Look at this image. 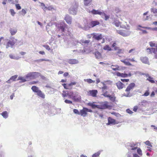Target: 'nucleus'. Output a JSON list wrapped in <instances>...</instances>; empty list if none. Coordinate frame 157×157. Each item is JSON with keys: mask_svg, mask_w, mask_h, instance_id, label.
<instances>
[{"mask_svg": "<svg viewBox=\"0 0 157 157\" xmlns=\"http://www.w3.org/2000/svg\"><path fill=\"white\" fill-rule=\"evenodd\" d=\"M92 1V0H84V4L85 6H88Z\"/></svg>", "mask_w": 157, "mask_h": 157, "instance_id": "43", "label": "nucleus"}, {"mask_svg": "<svg viewBox=\"0 0 157 157\" xmlns=\"http://www.w3.org/2000/svg\"><path fill=\"white\" fill-rule=\"evenodd\" d=\"M108 105H107V102L105 103L102 104L101 105H99V109H104L108 107Z\"/></svg>", "mask_w": 157, "mask_h": 157, "instance_id": "24", "label": "nucleus"}, {"mask_svg": "<svg viewBox=\"0 0 157 157\" xmlns=\"http://www.w3.org/2000/svg\"><path fill=\"white\" fill-rule=\"evenodd\" d=\"M98 91L96 90H89L88 92V94L93 97H96Z\"/></svg>", "mask_w": 157, "mask_h": 157, "instance_id": "14", "label": "nucleus"}, {"mask_svg": "<svg viewBox=\"0 0 157 157\" xmlns=\"http://www.w3.org/2000/svg\"><path fill=\"white\" fill-rule=\"evenodd\" d=\"M69 98H72L75 101H78L80 100V96L78 94V92H73L70 90Z\"/></svg>", "mask_w": 157, "mask_h": 157, "instance_id": "3", "label": "nucleus"}, {"mask_svg": "<svg viewBox=\"0 0 157 157\" xmlns=\"http://www.w3.org/2000/svg\"><path fill=\"white\" fill-rule=\"evenodd\" d=\"M73 112L74 113L80 115V112H79V111L77 109H74L73 110Z\"/></svg>", "mask_w": 157, "mask_h": 157, "instance_id": "58", "label": "nucleus"}, {"mask_svg": "<svg viewBox=\"0 0 157 157\" xmlns=\"http://www.w3.org/2000/svg\"><path fill=\"white\" fill-rule=\"evenodd\" d=\"M103 94H102L104 96L106 97H108L110 95L109 93L108 92V91H105L103 92Z\"/></svg>", "mask_w": 157, "mask_h": 157, "instance_id": "48", "label": "nucleus"}, {"mask_svg": "<svg viewBox=\"0 0 157 157\" xmlns=\"http://www.w3.org/2000/svg\"><path fill=\"white\" fill-rule=\"evenodd\" d=\"M69 43H71L73 45L75 46L78 45L79 42L73 37H71L70 40L69 41Z\"/></svg>", "mask_w": 157, "mask_h": 157, "instance_id": "11", "label": "nucleus"}, {"mask_svg": "<svg viewBox=\"0 0 157 157\" xmlns=\"http://www.w3.org/2000/svg\"><path fill=\"white\" fill-rule=\"evenodd\" d=\"M111 67L112 70L114 71H120L121 70L120 67L118 65H112Z\"/></svg>", "mask_w": 157, "mask_h": 157, "instance_id": "26", "label": "nucleus"}, {"mask_svg": "<svg viewBox=\"0 0 157 157\" xmlns=\"http://www.w3.org/2000/svg\"><path fill=\"white\" fill-rule=\"evenodd\" d=\"M93 38L96 40H99L102 39V36L101 34H94L93 36Z\"/></svg>", "mask_w": 157, "mask_h": 157, "instance_id": "22", "label": "nucleus"}, {"mask_svg": "<svg viewBox=\"0 0 157 157\" xmlns=\"http://www.w3.org/2000/svg\"><path fill=\"white\" fill-rule=\"evenodd\" d=\"M117 32L120 35L124 37L129 36L131 33V32L130 31L124 30H117Z\"/></svg>", "mask_w": 157, "mask_h": 157, "instance_id": "7", "label": "nucleus"}, {"mask_svg": "<svg viewBox=\"0 0 157 157\" xmlns=\"http://www.w3.org/2000/svg\"><path fill=\"white\" fill-rule=\"evenodd\" d=\"M149 44L150 46L151 47H155L156 46V45L153 42H150L149 43Z\"/></svg>", "mask_w": 157, "mask_h": 157, "instance_id": "64", "label": "nucleus"}, {"mask_svg": "<svg viewBox=\"0 0 157 157\" xmlns=\"http://www.w3.org/2000/svg\"><path fill=\"white\" fill-rule=\"evenodd\" d=\"M135 84L134 83H130L127 87L125 90L126 93H124L123 94V96L127 97H131L132 95L130 93V91L133 89L135 87Z\"/></svg>", "mask_w": 157, "mask_h": 157, "instance_id": "2", "label": "nucleus"}, {"mask_svg": "<svg viewBox=\"0 0 157 157\" xmlns=\"http://www.w3.org/2000/svg\"><path fill=\"white\" fill-rule=\"evenodd\" d=\"M78 8V4L75 2H74L69 9V13L73 15H76L77 12Z\"/></svg>", "mask_w": 157, "mask_h": 157, "instance_id": "5", "label": "nucleus"}, {"mask_svg": "<svg viewBox=\"0 0 157 157\" xmlns=\"http://www.w3.org/2000/svg\"><path fill=\"white\" fill-rule=\"evenodd\" d=\"M64 20L66 21V22L69 24H71V23L72 18L69 15H67L64 18Z\"/></svg>", "mask_w": 157, "mask_h": 157, "instance_id": "17", "label": "nucleus"}, {"mask_svg": "<svg viewBox=\"0 0 157 157\" xmlns=\"http://www.w3.org/2000/svg\"><path fill=\"white\" fill-rule=\"evenodd\" d=\"M116 75L117 76L123 78L127 77L128 76V75L127 74L121 73L118 72L116 73Z\"/></svg>", "mask_w": 157, "mask_h": 157, "instance_id": "23", "label": "nucleus"}, {"mask_svg": "<svg viewBox=\"0 0 157 157\" xmlns=\"http://www.w3.org/2000/svg\"><path fill=\"white\" fill-rule=\"evenodd\" d=\"M87 105L91 106L93 109H94L95 108H97L99 109V105L94 104V102H89L88 103Z\"/></svg>", "mask_w": 157, "mask_h": 157, "instance_id": "30", "label": "nucleus"}, {"mask_svg": "<svg viewBox=\"0 0 157 157\" xmlns=\"http://www.w3.org/2000/svg\"><path fill=\"white\" fill-rule=\"evenodd\" d=\"M10 12L11 13V15L12 16H14L16 13L13 9H10Z\"/></svg>", "mask_w": 157, "mask_h": 157, "instance_id": "59", "label": "nucleus"}, {"mask_svg": "<svg viewBox=\"0 0 157 157\" xmlns=\"http://www.w3.org/2000/svg\"><path fill=\"white\" fill-rule=\"evenodd\" d=\"M64 102L67 104H72V102L71 101L67 99L65 100Z\"/></svg>", "mask_w": 157, "mask_h": 157, "instance_id": "62", "label": "nucleus"}, {"mask_svg": "<svg viewBox=\"0 0 157 157\" xmlns=\"http://www.w3.org/2000/svg\"><path fill=\"white\" fill-rule=\"evenodd\" d=\"M17 77V75H14L11 76L10 78V80H11L13 82L15 81L16 80V79Z\"/></svg>", "mask_w": 157, "mask_h": 157, "instance_id": "44", "label": "nucleus"}, {"mask_svg": "<svg viewBox=\"0 0 157 157\" xmlns=\"http://www.w3.org/2000/svg\"><path fill=\"white\" fill-rule=\"evenodd\" d=\"M31 89L34 92L36 93L37 95L39 97L42 98H45V95L44 94L39 90L38 87L33 86L32 87Z\"/></svg>", "mask_w": 157, "mask_h": 157, "instance_id": "4", "label": "nucleus"}, {"mask_svg": "<svg viewBox=\"0 0 157 157\" xmlns=\"http://www.w3.org/2000/svg\"><path fill=\"white\" fill-rule=\"evenodd\" d=\"M108 98H109L112 101H114L115 99V98L114 97H113L110 95H109Z\"/></svg>", "mask_w": 157, "mask_h": 157, "instance_id": "57", "label": "nucleus"}, {"mask_svg": "<svg viewBox=\"0 0 157 157\" xmlns=\"http://www.w3.org/2000/svg\"><path fill=\"white\" fill-rule=\"evenodd\" d=\"M151 11L154 13H157V9L154 8H151Z\"/></svg>", "mask_w": 157, "mask_h": 157, "instance_id": "47", "label": "nucleus"}, {"mask_svg": "<svg viewBox=\"0 0 157 157\" xmlns=\"http://www.w3.org/2000/svg\"><path fill=\"white\" fill-rule=\"evenodd\" d=\"M39 3L40 4V6L42 8L43 10L44 11H45L46 8H47L46 7V6L45 4L42 2H40Z\"/></svg>", "mask_w": 157, "mask_h": 157, "instance_id": "42", "label": "nucleus"}, {"mask_svg": "<svg viewBox=\"0 0 157 157\" xmlns=\"http://www.w3.org/2000/svg\"><path fill=\"white\" fill-rule=\"evenodd\" d=\"M155 47L156 48H155V52H154V53L155 54V58L157 59V55L156 54L157 52V44L156 45Z\"/></svg>", "mask_w": 157, "mask_h": 157, "instance_id": "61", "label": "nucleus"}, {"mask_svg": "<svg viewBox=\"0 0 157 157\" xmlns=\"http://www.w3.org/2000/svg\"><path fill=\"white\" fill-rule=\"evenodd\" d=\"M69 93L70 91H63V93H62V96L63 97H68V98H69Z\"/></svg>", "mask_w": 157, "mask_h": 157, "instance_id": "28", "label": "nucleus"}, {"mask_svg": "<svg viewBox=\"0 0 157 157\" xmlns=\"http://www.w3.org/2000/svg\"><path fill=\"white\" fill-rule=\"evenodd\" d=\"M101 151H99L97 152L94 153L92 155V157H98L99 156Z\"/></svg>", "mask_w": 157, "mask_h": 157, "instance_id": "38", "label": "nucleus"}, {"mask_svg": "<svg viewBox=\"0 0 157 157\" xmlns=\"http://www.w3.org/2000/svg\"><path fill=\"white\" fill-rule=\"evenodd\" d=\"M136 75H144L143 73L139 71H136L134 72V74Z\"/></svg>", "mask_w": 157, "mask_h": 157, "instance_id": "49", "label": "nucleus"}, {"mask_svg": "<svg viewBox=\"0 0 157 157\" xmlns=\"http://www.w3.org/2000/svg\"><path fill=\"white\" fill-rule=\"evenodd\" d=\"M145 144L151 147H152V143H151L149 141L147 140L144 142Z\"/></svg>", "mask_w": 157, "mask_h": 157, "instance_id": "40", "label": "nucleus"}, {"mask_svg": "<svg viewBox=\"0 0 157 157\" xmlns=\"http://www.w3.org/2000/svg\"><path fill=\"white\" fill-rule=\"evenodd\" d=\"M116 84L119 90L122 89L125 86L124 84L120 81H118Z\"/></svg>", "mask_w": 157, "mask_h": 157, "instance_id": "19", "label": "nucleus"}, {"mask_svg": "<svg viewBox=\"0 0 157 157\" xmlns=\"http://www.w3.org/2000/svg\"><path fill=\"white\" fill-rule=\"evenodd\" d=\"M129 151L128 152L126 155L127 157H133V154L136 153L135 152V151H132L131 150H129Z\"/></svg>", "mask_w": 157, "mask_h": 157, "instance_id": "27", "label": "nucleus"}, {"mask_svg": "<svg viewBox=\"0 0 157 157\" xmlns=\"http://www.w3.org/2000/svg\"><path fill=\"white\" fill-rule=\"evenodd\" d=\"M21 12V14L23 16H24L25 14L26 13V11L24 9H22Z\"/></svg>", "mask_w": 157, "mask_h": 157, "instance_id": "60", "label": "nucleus"}, {"mask_svg": "<svg viewBox=\"0 0 157 157\" xmlns=\"http://www.w3.org/2000/svg\"><path fill=\"white\" fill-rule=\"evenodd\" d=\"M128 59H125L124 60H121V61L125 65H128V66H131L132 64H131L128 61H127V60H128Z\"/></svg>", "mask_w": 157, "mask_h": 157, "instance_id": "35", "label": "nucleus"}, {"mask_svg": "<svg viewBox=\"0 0 157 157\" xmlns=\"http://www.w3.org/2000/svg\"><path fill=\"white\" fill-rule=\"evenodd\" d=\"M153 78L152 77V78H147L146 80L152 83H154L155 81L153 79Z\"/></svg>", "mask_w": 157, "mask_h": 157, "instance_id": "53", "label": "nucleus"}, {"mask_svg": "<svg viewBox=\"0 0 157 157\" xmlns=\"http://www.w3.org/2000/svg\"><path fill=\"white\" fill-rule=\"evenodd\" d=\"M140 59L143 63L149 64L148 59L147 57H141L140 58Z\"/></svg>", "mask_w": 157, "mask_h": 157, "instance_id": "21", "label": "nucleus"}, {"mask_svg": "<svg viewBox=\"0 0 157 157\" xmlns=\"http://www.w3.org/2000/svg\"><path fill=\"white\" fill-rule=\"evenodd\" d=\"M17 40L15 39L14 37H10V40L7 44L6 48H7L9 47H12L17 42Z\"/></svg>", "mask_w": 157, "mask_h": 157, "instance_id": "6", "label": "nucleus"}, {"mask_svg": "<svg viewBox=\"0 0 157 157\" xmlns=\"http://www.w3.org/2000/svg\"><path fill=\"white\" fill-rule=\"evenodd\" d=\"M90 48H88L87 49H86V48H84L83 50L80 49L78 50V52L79 53H88L90 52Z\"/></svg>", "mask_w": 157, "mask_h": 157, "instance_id": "15", "label": "nucleus"}, {"mask_svg": "<svg viewBox=\"0 0 157 157\" xmlns=\"http://www.w3.org/2000/svg\"><path fill=\"white\" fill-rule=\"evenodd\" d=\"M43 46L48 51H49L51 49L50 48L48 45H43Z\"/></svg>", "mask_w": 157, "mask_h": 157, "instance_id": "55", "label": "nucleus"}, {"mask_svg": "<svg viewBox=\"0 0 157 157\" xmlns=\"http://www.w3.org/2000/svg\"><path fill=\"white\" fill-rule=\"evenodd\" d=\"M142 28L145 29H148V30H152L153 31H155V30L153 29H154V28H151L150 27L144 26V27H142Z\"/></svg>", "mask_w": 157, "mask_h": 157, "instance_id": "54", "label": "nucleus"}, {"mask_svg": "<svg viewBox=\"0 0 157 157\" xmlns=\"http://www.w3.org/2000/svg\"><path fill=\"white\" fill-rule=\"evenodd\" d=\"M89 40H81L79 42V44H81L82 45L84 46V48H86L90 42Z\"/></svg>", "mask_w": 157, "mask_h": 157, "instance_id": "12", "label": "nucleus"}, {"mask_svg": "<svg viewBox=\"0 0 157 157\" xmlns=\"http://www.w3.org/2000/svg\"><path fill=\"white\" fill-rule=\"evenodd\" d=\"M44 61H49V60L48 59H40L38 60H37L36 61V62H41Z\"/></svg>", "mask_w": 157, "mask_h": 157, "instance_id": "56", "label": "nucleus"}, {"mask_svg": "<svg viewBox=\"0 0 157 157\" xmlns=\"http://www.w3.org/2000/svg\"><path fill=\"white\" fill-rule=\"evenodd\" d=\"M84 25L83 26V29L86 30L88 29L89 28H85V27L86 26H89V24H88L87 21L86 20H85L84 21Z\"/></svg>", "mask_w": 157, "mask_h": 157, "instance_id": "36", "label": "nucleus"}, {"mask_svg": "<svg viewBox=\"0 0 157 157\" xmlns=\"http://www.w3.org/2000/svg\"><path fill=\"white\" fill-rule=\"evenodd\" d=\"M84 81L85 82H87L89 83H94L95 82V81L91 79H84Z\"/></svg>", "mask_w": 157, "mask_h": 157, "instance_id": "37", "label": "nucleus"}, {"mask_svg": "<svg viewBox=\"0 0 157 157\" xmlns=\"http://www.w3.org/2000/svg\"><path fill=\"white\" fill-rule=\"evenodd\" d=\"M47 8L46 9L48 10H54V9L52 6H50L48 7H46Z\"/></svg>", "mask_w": 157, "mask_h": 157, "instance_id": "52", "label": "nucleus"}, {"mask_svg": "<svg viewBox=\"0 0 157 157\" xmlns=\"http://www.w3.org/2000/svg\"><path fill=\"white\" fill-rule=\"evenodd\" d=\"M3 117L5 119H6L8 117L9 113L7 111H5L1 113Z\"/></svg>", "mask_w": 157, "mask_h": 157, "instance_id": "29", "label": "nucleus"}, {"mask_svg": "<svg viewBox=\"0 0 157 157\" xmlns=\"http://www.w3.org/2000/svg\"><path fill=\"white\" fill-rule=\"evenodd\" d=\"M116 124L115 120L109 117L108 118V123L107 124V125L111 124Z\"/></svg>", "mask_w": 157, "mask_h": 157, "instance_id": "20", "label": "nucleus"}, {"mask_svg": "<svg viewBox=\"0 0 157 157\" xmlns=\"http://www.w3.org/2000/svg\"><path fill=\"white\" fill-rule=\"evenodd\" d=\"M99 22L97 20L92 21L90 23H89V26H86L85 28H91L94 27L96 25H99Z\"/></svg>", "mask_w": 157, "mask_h": 157, "instance_id": "10", "label": "nucleus"}, {"mask_svg": "<svg viewBox=\"0 0 157 157\" xmlns=\"http://www.w3.org/2000/svg\"><path fill=\"white\" fill-rule=\"evenodd\" d=\"M67 62L71 64H75L78 63V61L75 59H70L67 60Z\"/></svg>", "mask_w": 157, "mask_h": 157, "instance_id": "16", "label": "nucleus"}, {"mask_svg": "<svg viewBox=\"0 0 157 157\" xmlns=\"http://www.w3.org/2000/svg\"><path fill=\"white\" fill-rule=\"evenodd\" d=\"M103 49L108 51H110L111 50V48L108 45H106L104 46L103 47Z\"/></svg>", "mask_w": 157, "mask_h": 157, "instance_id": "39", "label": "nucleus"}, {"mask_svg": "<svg viewBox=\"0 0 157 157\" xmlns=\"http://www.w3.org/2000/svg\"><path fill=\"white\" fill-rule=\"evenodd\" d=\"M10 31L12 35H15L17 32V29L15 28H11L10 29Z\"/></svg>", "mask_w": 157, "mask_h": 157, "instance_id": "31", "label": "nucleus"}, {"mask_svg": "<svg viewBox=\"0 0 157 157\" xmlns=\"http://www.w3.org/2000/svg\"><path fill=\"white\" fill-rule=\"evenodd\" d=\"M89 13H91L92 14L94 15L99 14L101 16L103 12L100 11L99 10H96L94 9H93L92 10L90 11V10H87Z\"/></svg>", "mask_w": 157, "mask_h": 157, "instance_id": "13", "label": "nucleus"}, {"mask_svg": "<svg viewBox=\"0 0 157 157\" xmlns=\"http://www.w3.org/2000/svg\"><path fill=\"white\" fill-rule=\"evenodd\" d=\"M103 82H105V85H111L112 83V81L109 80L105 81Z\"/></svg>", "mask_w": 157, "mask_h": 157, "instance_id": "51", "label": "nucleus"}, {"mask_svg": "<svg viewBox=\"0 0 157 157\" xmlns=\"http://www.w3.org/2000/svg\"><path fill=\"white\" fill-rule=\"evenodd\" d=\"M94 53L96 59H100L101 57V54L98 51H96Z\"/></svg>", "mask_w": 157, "mask_h": 157, "instance_id": "25", "label": "nucleus"}, {"mask_svg": "<svg viewBox=\"0 0 157 157\" xmlns=\"http://www.w3.org/2000/svg\"><path fill=\"white\" fill-rule=\"evenodd\" d=\"M40 75V74L38 72H31L26 76V78H35L39 77Z\"/></svg>", "mask_w": 157, "mask_h": 157, "instance_id": "8", "label": "nucleus"}, {"mask_svg": "<svg viewBox=\"0 0 157 157\" xmlns=\"http://www.w3.org/2000/svg\"><path fill=\"white\" fill-rule=\"evenodd\" d=\"M113 24L117 27H118L120 26L121 27V23L118 20H115L113 22Z\"/></svg>", "mask_w": 157, "mask_h": 157, "instance_id": "32", "label": "nucleus"}, {"mask_svg": "<svg viewBox=\"0 0 157 157\" xmlns=\"http://www.w3.org/2000/svg\"><path fill=\"white\" fill-rule=\"evenodd\" d=\"M18 80H21V82H25L26 81V80L23 77L19 76L17 79Z\"/></svg>", "mask_w": 157, "mask_h": 157, "instance_id": "46", "label": "nucleus"}, {"mask_svg": "<svg viewBox=\"0 0 157 157\" xmlns=\"http://www.w3.org/2000/svg\"><path fill=\"white\" fill-rule=\"evenodd\" d=\"M146 51L149 54L151 53L152 52L154 53V52H155V48H148L147 49Z\"/></svg>", "mask_w": 157, "mask_h": 157, "instance_id": "33", "label": "nucleus"}, {"mask_svg": "<svg viewBox=\"0 0 157 157\" xmlns=\"http://www.w3.org/2000/svg\"><path fill=\"white\" fill-rule=\"evenodd\" d=\"M86 108H83L80 111V114L83 117H85L87 114V111Z\"/></svg>", "mask_w": 157, "mask_h": 157, "instance_id": "18", "label": "nucleus"}, {"mask_svg": "<svg viewBox=\"0 0 157 157\" xmlns=\"http://www.w3.org/2000/svg\"><path fill=\"white\" fill-rule=\"evenodd\" d=\"M137 29L142 31V33L144 34H147L148 33L147 32L146 30H143L139 28H138Z\"/></svg>", "mask_w": 157, "mask_h": 157, "instance_id": "50", "label": "nucleus"}, {"mask_svg": "<svg viewBox=\"0 0 157 157\" xmlns=\"http://www.w3.org/2000/svg\"><path fill=\"white\" fill-rule=\"evenodd\" d=\"M137 152L138 154L142 156V153L141 149L140 148H137Z\"/></svg>", "mask_w": 157, "mask_h": 157, "instance_id": "45", "label": "nucleus"}, {"mask_svg": "<svg viewBox=\"0 0 157 157\" xmlns=\"http://www.w3.org/2000/svg\"><path fill=\"white\" fill-rule=\"evenodd\" d=\"M149 94V92L148 90H146L145 93L143 95L144 96H147Z\"/></svg>", "mask_w": 157, "mask_h": 157, "instance_id": "63", "label": "nucleus"}, {"mask_svg": "<svg viewBox=\"0 0 157 157\" xmlns=\"http://www.w3.org/2000/svg\"><path fill=\"white\" fill-rule=\"evenodd\" d=\"M101 16L102 18L104 19L106 21L109 18V16L107 15L104 12H103Z\"/></svg>", "mask_w": 157, "mask_h": 157, "instance_id": "34", "label": "nucleus"}, {"mask_svg": "<svg viewBox=\"0 0 157 157\" xmlns=\"http://www.w3.org/2000/svg\"><path fill=\"white\" fill-rule=\"evenodd\" d=\"M67 25L64 22H61L58 25V26L57 31L62 33L63 34H64L63 33H66V35H68L71 36L70 35L71 33L69 31H67V33L66 29H65L67 28Z\"/></svg>", "mask_w": 157, "mask_h": 157, "instance_id": "1", "label": "nucleus"}, {"mask_svg": "<svg viewBox=\"0 0 157 157\" xmlns=\"http://www.w3.org/2000/svg\"><path fill=\"white\" fill-rule=\"evenodd\" d=\"M127 148L128 150L135 151L137 148V143H133L127 144Z\"/></svg>", "mask_w": 157, "mask_h": 157, "instance_id": "9", "label": "nucleus"}, {"mask_svg": "<svg viewBox=\"0 0 157 157\" xmlns=\"http://www.w3.org/2000/svg\"><path fill=\"white\" fill-rule=\"evenodd\" d=\"M101 83L103 84V86L102 87V89L103 92L105 91V90L107 89V87L106 86L104 82H101Z\"/></svg>", "mask_w": 157, "mask_h": 157, "instance_id": "41", "label": "nucleus"}]
</instances>
